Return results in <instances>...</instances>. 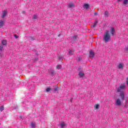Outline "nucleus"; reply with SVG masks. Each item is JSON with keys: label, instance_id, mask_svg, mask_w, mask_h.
<instances>
[{"label": "nucleus", "instance_id": "nucleus-1", "mask_svg": "<svg viewBox=\"0 0 128 128\" xmlns=\"http://www.w3.org/2000/svg\"><path fill=\"white\" fill-rule=\"evenodd\" d=\"M103 40H104L106 43L108 42L109 40H110V31L108 30H106V32L104 33Z\"/></svg>", "mask_w": 128, "mask_h": 128}, {"label": "nucleus", "instance_id": "nucleus-2", "mask_svg": "<svg viewBox=\"0 0 128 128\" xmlns=\"http://www.w3.org/2000/svg\"><path fill=\"white\" fill-rule=\"evenodd\" d=\"M126 88V85L121 84L120 86H118L117 88L118 92H124V90Z\"/></svg>", "mask_w": 128, "mask_h": 128}, {"label": "nucleus", "instance_id": "nucleus-3", "mask_svg": "<svg viewBox=\"0 0 128 128\" xmlns=\"http://www.w3.org/2000/svg\"><path fill=\"white\" fill-rule=\"evenodd\" d=\"M116 104L117 106H122V101H120V98H118L116 102Z\"/></svg>", "mask_w": 128, "mask_h": 128}, {"label": "nucleus", "instance_id": "nucleus-4", "mask_svg": "<svg viewBox=\"0 0 128 128\" xmlns=\"http://www.w3.org/2000/svg\"><path fill=\"white\" fill-rule=\"evenodd\" d=\"M117 66L119 70H123L124 64L122 63H120Z\"/></svg>", "mask_w": 128, "mask_h": 128}, {"label": "nucleus", "instance_id": "nucleus-5", "mask_svg": "<svg viewBox=\"0 0 128 128\" xmlns=\"http://www.w3.org/2000/svg\"><path fill=\"white\" fill-rule=\"evenodd\" d=\"M119 96H120L122 100H124V92H120Z\"/></svg>", "mask_w": 128, "mask_h": 128}, {"label": "nucleus", "instance_id": "nucleus-6", "mask_svg": "<svg viewBox=\"0 0 128 128\" xmlns=\"http://www.w3.org/2000/svg\"><path fill=\"white\" fill-rule=\"evenodd\" d=\"M90 58H94V52H92V50H90V56H89Z\"/></svg>", "mask_w": 128, "mask_h": 128}, {"label": "nucleus", "instance_id": "nucleus-7", "mask_svg": "<svg viewBox=\"0 0 128 128\" xmlns=\"http://www.w3.org/2000/svg\"><path fill=\"white\" fill-rule=\"evenodd\" d=\"M110 32L112 36H114V32H116V30H114V27H112L111 28Z\"/></svg>", "mask_w": 128, "mask_h": 128}, {"label": "nucleus", "instance_id": "nucleus-8", "mask_svg": "<svg viewBox=\"0 0 128 128\" xmlns=\"http://www.w3.org/2000/svg\"><path fill=\"white\" fill-rule=\"evenodd\" d=\"M60 126L61 128H64V127L66 126V123L64 122L60 123Z\"/></svg>", "mask_w": 128, "mask_h": 128}, {"label": "nucleus", "instance_id": "nucleus-9", "mask_svg": "<svg viewBox=\"0 0 128 128\" xmlns=\"http://www.w3.org/2000/svg\"><path fill=\"white\" fill-rule=\"evenodd\" d=\"M79 76L80 78H84V73L82 72H79Z\"/></svg>", "mask_w": 128, "mask_h": 128}, {"label": "nucleus", "instance_id": "nucleus-10", "mask_svg": "<svg viewBox=\"0 0 128 128\" xmlns=\"http://www.w3.org/2000/svg\"><path fill=\"white\" fill-rule=\"evenodd\" d=\"M68 8H74V3H70L68 4Z\"/></svg>", "mask_w": 128, "mask_h": 128}, {"label": "nucleus", "instance_id": "nucleus-11", "mask_svg": "<svg viewBox=\"0 0 128 128\" xmlns=\"http://www.w3.org/2000/svg\"><path fill=\"white\" fill-rule=\"evenodd\" d=\"M6 10H4L2 14V18H6Z\"/></svg>", "mask_w": 128, "mask_h": 128}, {"label": "nucleus", "instance_id": "nucleus-12", "mask_svg": "<svg viewBox=\"0 0 128 128\" xmlns=\"http://www.w3.org/2000/svg\"><path fill=\"white\" fill-rule=\"evenodd\" d=\"M68 56H72L74 54V51L72 50H69L68 52Z\"/></svg>", "mask_w": 128, "mask_h": 128}, {"label": "nucleus", "instance_id": "nucleus-13", "mask_svg": "<svg viewBox=\"0 0 128 128\" xmlns=\"http://www.w3.org/2000/svg\"><path fill=\"white\" fill-rule=\"evenodd\" d=\"M48 72H50V74H54V70H48Z\"/></svg>", "mask_w": 128, "mask_h": 128}, {"label": "nucleus", "instance_id": "nucleus-14", "mask_svg": "<svg viewBox=\"0 0 128 128\" xmlns=\"http://www.w3.org/2000/svg\"><path fill=\"white\" fill-rule=\"evenodd\" d=\"M84 8L88 9V8H90V6L88 5V4H86L84 5Z\"/></svg>", "mask_w": 128, "mask_h": 128}, {"label": "nucleus", "instance_id": "nucleus-15", "mask_svg": "<svg viewBox=\"0 0 128 128\" xmlns=\"http://www.w3.org/2000/svg\"><path fill=\"white\" fill-rule=\"evenodd\" d=\"M32 20H38V15L36 14H35L32 17Z\"/></svg>", "mask_w": 128, "mask_h": 128}, {"label": "nucleus", "instance_id": "nucleus-16", "mask_svg": "<svg viewBox=\"0 0 128 128\" xmlns=\"http://www.w3.org/2000/svg\"><path fill=\"white\" fill-rule=\"evenodd\" d=\"M4 20H0V28H2V26H4Z\"/></svg>", "mask_w": 128, "mask_h": 128}, {"label": "nucleus", "instance_id": "nucleus-17", "mask_svg": "<svg viewBox=\"0 0 128 128\" xmlns=\"http://www.w3.org/2000/svg\"><path fill=\"white\" fill-rule=\"evenodd\" d=\"M98 24V21H96L94 24H92V28H96V26Z\"/></svg>", "mask_w": 128, "mask_h": 128}, {"label": "nucleus", "instance_id": "nucleus-18", "mask_svg": "<svg viewBox=\"0 0 128 128\" xmlns=\"http://www.w3.org/2000/svg\"><path fill=\"white\" fill-rule=\"evenodd\" d=\"M72 40H78V36H76V35H74V36H72Z\"/></svg>", "mask_w": 128, "mask_h": 128}, {"label": "nucleus", "instance_id": "nucleus-19", "mask_svg": "<svg viewBox=\"0 0 128 128\" xmlns=\"http://www.w3.org/2000/svg\"><path fill=\"white\" fill-rule=\"evenodd\" d=\"M7 43H8V42H6V40H3L2 41V44L3 46H6Z\"/></svg>", "mask_w": 128, "mask_h": 128}, {"label": "nucleus", "instance_id": "nucleus-20", "mask_svg": "<svg viewBox=\"0 0 128 128\" xmlns=\"http://www.w3.org/2000/svg\"><path fill=\"white\" fill-rule=\"evenodd\" d=\"M94 108H95L96 110H98L100 108V105L96 104L94 105Z\"/></svg>", "mask_w": 128, "mask_h": 128}, {"label": "nucleus", "instance_id": "nucleus-21", "mask_svg": "<svg viewBox=\"0 0 128 128\" xmlns=\"http://www.w3.org/2000/svg\"><path fill=\"white\" fill-rule=\"evenodd\" d=\"M31 128H34V126H36V124L34 123L33 122H32L30 124Z\"/></svg>", "mask_w": 128, "mask_h": 128}, {"label": "nucleus", "instance_id": "nucleus-22", "mask_svg": "<svg viewBox=\"0 0 128 128\" xmlns=\"http://www.w3.org/2000/svg\"><path fill=\"white\" fill-rule=\"evenodd\" d=\"M4 50V46H2V44L0 45V52H2Z\"/></svg>", "mask_w": 128, "mask_h": 128}, {"label": "nucleus", "instance_id": "nucleus-23", "mask_svg": "<svg viewBox=\"0 0 128 128\" xmlns=\"http://www.w3.org/2000/svg\"><path fill=\"white\" fill-rule=\"evenodd\" d=\"M128 0H124L123 4H125V6H126V4H128Z\"/></svg>", "mask_w": 128, "mask_h": 128}, {"label": "nucleus", "instance_id": "nucleus-24", "mask_svg": "<svg viewBox=\"0 0 128 128\" xmlns=\"http://www.w3.org/2000/svg\"><path fill=\"white\" fill-rule=\"evenodd\" d=\"M104 14L105 16H108V12L106 11Z\"/></svg>", "mask_w": 128, "mask_h": 128}, {"label": "nucleus", "instance_id": "nucleus-25", "mask_svg": "<svg viewBox=\"0 0 128 128\" xmlns=\"http://www.w3.org/2000/svg\"><path fill=\"white\" fill-rule=\"evenodd\" d=\"M56 68H58V70H60V68H62V66L60 65H58L56 66Z\"/></svg>", "mask_w": 128, "mask_h": 128}, {"label": "nucleus", "instance_id": "nucleus-26", "mask_svg": "<svg viewBox=\"0 0 128 128\" xmlns=\"http://www.w3.org/2000/svg\"><path fill=\"white\" fill-rule=\"evenodd\" d=\"M4 106H1L0 108V112H2V110H4Z\"/></svg>", "mask_w": 128, "mask_h": 128}, {"label": "nucleus", "instance_id": "nucleus-27", "mask_svg": "<svg viewBox=\"0 0 128 128\" xmlns=\"http://www.w3.org/2000/svg\"><path fill=\"white\" fill-rule=\"evenodd\" d=\"M76 60H79V61H80V60H82V57H78V58H76Z\"/></svg>", "mask_w": 128, "mask_h": 128}, {"label": "nucleus", "instance_id": "nucleus-28", "mask_svg": "<svg viewBox=\"0 0 128 128\" xmlns=\"http://www.w3.org/2000/svg\"><path fill=\"white\" fill-rule=\"evenodd\" d=\"M54 90L55 92H58V88L57 87V88H54Z\"/></svg>", "mask_w": 128, "mask_h": 128}, {"label": "nucleus", "instance_id": "nucleus-29", "mask_svg": "<svg viewBox=\"0 0 128 128\" xmlns=\"http://www.w3.org/2000/svg\"><path fill=\"white\" fill-rule=\"evenodd\" d=\"M50 88H46V92H50Z\"/></svg>", "mask_w": 128, "mask_h": 128}, {"label": "nucleus", "instance_id": "nucleus-30", "mask_svg": "<svg viewBox=\"0 0 128 128\" xmlns=\"http://www.w3.org/2000/svg\"><path fill=\"white\" fill-rule=\"evenodd\" d=\"M126 82L127 84H128V76L126 78Z\"/></svg>", "mask_w": 128, "mask_h": 128}, {"label": "nucleus", "instance_id": "nucleus-31", "mask_svg": "<svg viewBox=\"0 0 128 128\" xmlns=\"http://www.w3.org/2000/svg\"><path fill=\"white\" fill-rule=\"evenodd\" d=\"M125 50H126V52H128V47H126L125 48Z\"/></svg>", "mask_w": 128, "mask_h": 128}, {"label": "nucleus", "instance_id": "nucleus-32", "mask_svg": "<svg viewBox=\"0 0 128 128\" xmlns=\"http://www.w3.org/2000/svg\"><path fill=\"white\" fill-rule=\"evenodd\" d=\"M94 16H98V12H95L94 14Z\"/></svg>", "mask_w": 128, "mask_h": 128}, {"label": "nucleus", "instance_id": "nucleus-33", "mask_svg": "<svg viewBox=\"0 0 128 128\" xmlns=\"http://www.w3.org/2000/svg\"><path fill=\"white\" fill-rule=\"evenodd\" d=\"M28 104V102H24L23 103V106H24V104Z\"/></svg>", "mask_w": 128, "mask_h": 128}, {"label": "nucleus", "instance_id": "nucleus-34", "mask_svg": "<svg viewBox=\"0 0 128 128\" xmlns=\"http://www.w3.org/2000/svg\"><path fill=\"white\" fill-rule=\"evenodd\" d=\"M2 56H3L2 54L0 53V58H2Z\"/></svg>", "mask_w": 128, "mask_h": 128}, {"label": "nucleus", "instance_id": "nucleus-35", "mask_svg": "<svg viewBox=\"0 0 128 128\" xmlns=\"http://www.w3.org/2000/svg\"><path fill=\"white\" fill-rule=\"evenodd\" d=\"M14 36L15 37V38H18V36L17 35H14Z\"/></svg>", "mask_w": 128, "mask_h": 128}, {"label": "nucleus", "instance_id": "nucleus-36", "mask_svg": "<svg viewBox=\"0 0 128 128\" xmlns=\"http://www.w3.org/2000/svg\"><path fill=\"white\" fill-rule=\"evenodd\" d=\"M14 108H15V109L18 108V106H16L15 107H14Z\"/></svg>", "mask_w": 128, "mask_h": 128}, {"label": "nucleus", "instance_id": "nucleus-37", "mask_svg": "<svg viewBox=\"0 0 128 128\" xmlns=\"http://www.w3.org/2000/svg\"><path fill=\"white\" fill-rule=\"evenodd\" d=\"M124 108H128V105H125Z\"/></svg>", "mask_w": 128, "mask_h": 128}, {"label": "nucleus", "instance_id": "nucleus-38", "mask_svg": "<svg viewBox=\"0 0 128 128\" xmlns=\"http://www.w3.org/2000/svg\"><path fill=\"white\" fill-rule=\"evenodd\" d=\"M23 14H26V12L24 11Z\"/></svg>", "mask_w": 128, "mask_h": 128}, {"label": "nucleus", "instance_id": "nucleus-39", "mask_svg": "<svg viewBox=\"0 0 128 128\" xmlns=\"http://www.w3.org/2000/svg\"><path fill=\"white\" fill-rule=\"evenodd\" d=\"M118 2H120L121 0H117Z\"/></svg>", "mask_w": 128, "mask_h": 128}, {"label": "nucleus", "instance_id": "nucleus-40", "mask_svg": "<svg viewBox=\"0 0 128 128\" xmlns=\"http://www.w3.org/2000/svg\"><path fill=\"white\" fill-rule=\"evenodd\" d=\"M71 102H72V100H71Z\"/></svg>", "mask_w": 128, "mask_h": 128}]
</instances>
